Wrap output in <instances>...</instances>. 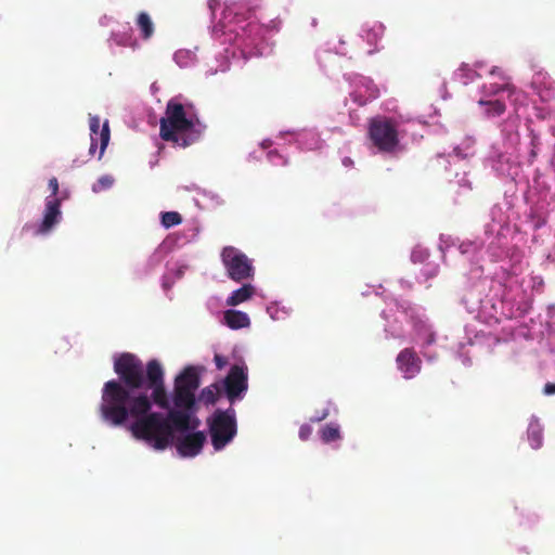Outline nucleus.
Listing matches in <instances>:
<instances>
[{
    "label": "nucleus",
    "instance_id": "35",
    "mask_svg": "<svg viewBox=\"0 0 555 555\" xmlns=\"http://www.w3.org/2000/svg\"><path fill=\"white\" fill-rule=\"evenodd\" d=\"M473 145V142L470 140L466 141V149H470Z\"/></svg>",
    "mask_w": 555,
    "mask_h": 555
},
{
    "label": "nucleus",
    "instance_id": "8",
    "mask_svg": "<svg viewBox=\"0 0 555 555\" xmlns=\"http://www.w3.org/2000/svg\"><path fill=\"white\" fill-rule=\"evenodd\" d=\"M146 379L147 383L142 390H152V396L150 397L151 402L155 403L160 409L169 411L170 401L165 388L164 383V370L160 363L157 360H151L146 364ZM139 392H142L141 390Z\"/></svg>",
    "mask_w": 555,
    "mask_h": 555
},
{
    "label": "nucleus",
    "instance_id": "21",
    "mask_svg": "<svg viewBox=\"0 0 555 555\" xmlns=\"http://www.w3.org/2000/svg\"><path fill=\"white\" fill-rule=\"evenodd\" d=\"M182 222V217L177 211H166L162 214V224L166 228H172Z\"/></svg>",
    "mask_w": 555,
    "mask_h": 555
},
{
    "label": "nucleus",
    "instance_id": "33",
    "mask_svg": "<svg viewBox=\"0 0 555 555\" xmlns=\"http://www.w3.org/2000/svg\"><path fill=\"white\" fill-rule=\"evenodd\" d=\"M553 96H555V89L550 88L545 99H551ZM542 98L544 99V95H542Z\"/></svg>",
    "mask_w": 555,
    "mask_h": 555
},
{
    "label": "nucleus",
    "instance_id": "17",
    "mask_svg": "<svg viewBox=\"0 0 555 555\" xmlns=\"http://www.w3.org/2000/svg\"><path fill=\"white\" fill-rule=\"evenodd\" d=\"M320 436L323 442L330 443L340 439V431L338 425L327 424L320 430Z\"/></svg>",
    "mask_w": 555,
    "mask_h": 555
},
{
    "label": "nucleus",
    "instance_id": "13",
    "mask_svg": "<svg viewBox=\"0 0 555 555\" xmlns=\"http://www.w3.org/2000/svg\"><path fill=\"white\" fill-rule=\"evenodd\" d=\"M224 323L232 330L249 326L250 320L247 313L240 310H227L223 314Z\"/></svg>",
    "mask_w": 555,
    "mask_h": 555
},
{
    "label": "nucleus",
    "instance_id": "28",
    "mask_svg": "<svg viewBox=\"0 0 555 555\" xmlns=\"http://www.w3.org/2000/svg\"><path fill=\"white\" fill-rule=\"evenodd\" d=\"M312 433V428L309 425H302L299 428V437L301 440H307Z\"/></svg>",
    "mask_w": 555,
    "mask_h": 555
},
{
    "label": "nucleus",
    "instance_id": "14",
    "mask_svg": "<svg viewBox=\"0 0 555 555\" xmlns=\"http://www.w3.org/2000/svg\"><path fill=\"white\" fill-rule=\"evenodd\" d=\"M255 294V287L251 284H244L242 287L235 289L227 299V305L235 307L242 302L247 301Z\"/></svg>",
    "mask_w": 555,
    "mask_h": 555
},
{
    "label": "nucleus",
    "instance_id": "36",
    "mask_svg": "<svg viewBox=\"0 0 555 555\" xmlns=\"http://www.w3.org/2000/svg\"><path fill=\"white\" fill-rule=\"evenodd\" d=\"M377 95H378V91H377V90H375V91L372 93V96H373V98H376Z\"/></svg>",
    "mask_w": 555,
    "mask_h": 555
},
{
    "label": "nucleus",
    "instance_id": "32",
    "mask_svg": "<svg viewBox=\"0 0 555 555\" xmlns=\"http://www.w3.org/2000/svg\"><path fill=\"white\" fill-rule=\"evenodd\" d=\"M454 153H455L459 157H462V158H465V157H467V156L469 155V153H465V154H463V153H462V151H461V149H460L459 146L454 149Z\"/></svg>",
    "mask_w": 555,
    "mask_h": 555
},
{
    "label": "nucleus",
    "instance_id": "20",
    "mask_svg": "<svg viewBox=\"0 0 555 555\" xmlns=\"http://www.w3.org/2000/svg\"><path fill=\"white\" fill-rule=\"evenodd\" d=\"M542 429L538 424H531L528 428V439L533 449L542 446Z\"/></svg>",
    "mask_w": 555,
    "mask_h": 555
},
{
    "label": "nucleus",
    "instance_id": "9",
    "mask_svg": "<svg viewBox=\"0 0 555 555\" xmlns=\"http://www.w3.org/2000/svg\"><path fill=\"white\" fill-rule=\"evenodd\" d=\"M223 384L225 395L230 402L233 403L241 398L248 388L247 369L242 365H233L225 376Z\"/></svg>",
    "mask_w": 555,
    "mask_h": 555
},
{
    "label": "nucleus",
    "instance_id": "25",
    "mask_svg": "<svg viewBox=\"0 0 555 555\" xmlns=\"http://www.w3.org/2000/svg\"><path fill=\"white\" fill-rule=\"evenodd\" d=\"M384 33V28L382 25H377L367 31L366 38L370 43H377L378 39L382 37Z\"/></svg>",
    "mask_w": 555,
    "mask_h": 555
},
{
    "label": "nucleus",
    "instance_id": "31",
    "mask_svg": "<svg viewBox=\"0 0 555 555\" xmlns=\"http://www.w3.org/2000/svg\"><path fill=\"white\" fill-rule=\"evenodd\" d=\"M328 415V410H324L320 415L311 417V422H321Z\"/></svg>",
    "mask_w": 555,
    "mask_h": 555
},
{
    "label": "nucleus",
    "instance_id": "5",
    "mask_svg": "<svg viewBox=\"0 0 555 555\" xmlns=\"http://www.w3.org/2000/svg\"><path fill=\"white\" fill-rule=\"evenodd\" d=\"M399 124L387 116H376L369 120L367 137L380 153L393 154L400 144Z\"/></svg>",
    "mask_w": 555,
    "mask_h": 555
},
{
    "label": "nucleus",
    "instance_id": "6",
    "mask_svg": "<svg viewBox=\"0 0 555 555\" xmlns=\"http://www.w3.org/2000/svg\"><path fill=\"white\" fill-rule=\"evenodd\" d=\"M208 427L214 449L222 450L237 433L234 410H216L211 418L208 420Z\"/></svg>",
    "mask_w": 555,
    "mask_h": 555
},
{
    "label": "nucleus",
    "instance_id": "26",
    "mask_svg": "<svg viewBox=\"0 0 555 555\" xmlns=\"http://www.w3.org/2000/svg\"><path fill=\"white\" fill-rule=\"evenodd\" d=\"M420 331H424V334H425L424 344L426 346H429L435 343V340H436L435 333L426 324H422L420 327Z\"/></svg>",
    "mask_w": 555,
    "mask_h": 555
},
{
    "label": "nucleus",
    "instance_id": "39",
    "mask_svg": "<svg viewBox=\"0 0 555 555\" xmlns=\"http://www.w3.org/2000/svg\"><path fill=\"white\" fill-rule=\"evenodd\" d=\"M212 2H215V0H210L209 1V7L212 8Z\"/></svg>",
    "mask_w": 555,
    "mask_h": 555
},
{
    "label": "nucleus",
    "instance_id": "1",
    "mask_svg": "<svg viewBox=\"0 0 555 555\" xmlns=\"http://www.w3.org/2000/svg\"><path fill=\"white\" fill-rule=\"evenodd\" d=\"M114 371L119 379L104 383L99 412L102 420L112 426H121L129 414L138 415L152 410L145 387L146 366L133 353L124 352L114 361Z\"/></svg>",
    "mask_w": 555,
    "mask_h": 555
},
{
    "label": "nucleus",
    "instance_id": "3",
    "mask_svg": "<svg viewBox=\"0 0 555 555\" xmlns=\"http://www.w3.org/2000/svg\"><path fill=\"white\" fill-rule=\"evenodd\" d=\"M129 418H133L130 425L132 436L157 451L167 449L173 442L175 431H179L169 420V411L166 416L150 410L138 415L129 414Z\"/></svg>",
    "mask_w": 555,
    "mask_h": 555
},
{
    "label": "nucleus",
    "instance_id": "15",
    "mask_svg": "<svg viewBox=\"0 0 555 555\" xmlns=\"http://www.w3.org/2000/svg\"><path fill=\"white\" fill-rule=\"evenodd\" d=\"M478 104L485 106V115L489 118L501 116L505 109V103L500 99L481 98Z\"/></svg>",
    "mask_w": 555,
    "mask_h": 555
},
{
    "label": "nucleus",
    "instance_id": "7",
    "mask_svg": "<svg viewBox=\"0 0 555 555\" xmlns=\"http://www.w3.org/2000/svg\"><path fill=\"white\" fill-rule=\"evenodd\" d=\"M221 260L231 280L242 282L254 276L251 260L233 246H225L221 251Z\"/></svg>",
    "mask_w": 555,
    "mask_h": 555
},
{
    "label": "nucleus",
    "instance_id": "38",
    "mask_svg": "<svg viewBox=\"0 0 555 555\" xmlns=\"http://www.w3.org/2000/svg\"><path fill=\"white\" fill-rule=\"evenodd\" d=\"M129 39H130V41H131V44H132V46H134V44H135V41H134V40H132V38H131V37H130Z\"/></svg>",
    "mask_w": 555,
    "mask_h": 555
},
{
    "label": "nucleus",
    "instance_id": "27",
    "mask_svg": "<svg viewBox=\"0 0 555 555\" xmlns=\"http://www.w3.org/2000/svg\"><path fill=\"white\" fill-rule=\"evenodd\" d=\"M49 189L51 190V196L50 198H57L56 195L59 193V181L55 177L51 178L49 180Z\"/></svg>",
    "mask_w": 555,
    "mask_h": 555
},
{
    "label": "nucleus",
    "instance_id": "10",
    "mask_svg": "<svg viewBox=\"0 0 555 555\" xmlns=\"http://www.w3.org/2000/svg\"><path fill=\"white\" fill-rule=\"evenodd\" d=\"M398 370L406 379L415 377L422 370V360L413 348L402 349L396 359Z\"/></svg>",
    "mask_w": 555,
    "mask_h": 555
},
{
    "label": "nucleus",
    "instance_id": "19",
    "mask_svg": "<svg viewBox=\"0 0 555 555\" xmlns=\"http://www.w3.org/2000/svg\"><path fill=\"white\" fill-rule=\"evenodd\" d=\"M505 90H508V91L512 90V86L508 82H504L502 85L489 83V85H483V87H482V92H483L485 96L489 98V99H492L493 96L498 95L500 92L505 91Z\"/></svg>",
    "mask_w": 555,
    "mask_h": 555
},
{
    "label": "nucleus",
    "instance_id": "37",
    "mask_svg": "<svg viewBox=\"0 0 555 555\" xmlns=\"http://www.w3.org/2000/svg\"><path fill=\"white\" fill-rule=\"evenodd\" d=\"M29 229H30V225H27V224H26V225L23 228V231H27V230H29Z\"/></svg>",
    "mask_w": 555,
    "mask_h": 555
},
{
    "label": "nucleus",
    "instance_id": "30",
    "mask_svg": "<svg viewBox=\"0 0 555 555\" xmlns=\"http://www.w3.org/2000/svg\"><path fill=\"white\" fill-rule=\"evenodd\" d=\"M543 393L546 396L555 395V383H546L543 388Z\"/></svg>",
    "mask_w": 555,
    "mask_h": 555
},
{
    "label": "nucleus",
    "instance_id": "11",
    "mask_svg": "<svg viewBox=\"0 0 555 555\" xmlns=\"http://www.w3.org/2000/svg\"><path fill=\"white\" fill-rule=\"evenodd\" d=\"M61 216V201L59 198L47 197L42 221L34 233L36 235L49 233L53 227L60 222Z\"/></svg>",
    "mask_w": 555,
    "mask_h": 555
},
{
    "label": "nucleus",
    "instance_id": "12",
    "mask_svg": "<svg viewBox=\"0 0 555 555\" xmlns=\"http://www.w3.org/2000/svg\"><path fill=\"white\" fill-rule=\"evenodd\" d=\"M205 441L206 435L203 431L188 434L178 440L177 450L182 456L193 457L201 453Z\"/></svg>",
    "mask_w": 555,
    "mask_h": 555
},
{
    "label": "nucleus",
    "instance_id": "18",
    "mask_svg": "<svg viewBox=\"0 0 555 555\" xmlns=\"http://www.w3.org/2000/svg\"><path fill=\"white\" fill-rule=\"evenodd\" d=\"M218 392L219 388L216 384L205 387L199 393V401L206 405L215 404L218 400Z\"/></svg>",
    "mask_w": 555,
    "mask_h": 555
},
{
    "label": "nucleus",
    "instance_id": "4",
    "mask_svg": "<svg viewBox=\"0 0 555 555\" xmlns=\"http://www.w3.org/2000/svg\"><path fill=\"white\" fill-rule=\"evenodd\" d=\"M195 121H197L195 114L193 121L186 116L184 105L176 99H171L166 105L165 117L159 120V137L166 142L186 147L201 137Z\"/></svg>",
    "mask_w": 555,
    "mask_h": 555
},
{
    "label": "nucleus",
    "instance_id": "2",
    "mask_svg": "<svg viewBox=\"0 0 555 555\" xmlns=\"http://www.w3.org/2000/svg\"><path fill=\"white\" fill-rule=\"evenodd\" d=\"M201 385V370L196 366H186L176 378L172 392L173 409L169 410V420L176 428L183 433L196 429L199 420L195 416L197 411L195 391Z\"/></svg>",
    "mask_w": 555,
    "mask_h": 555
},
{
    "label": "nucleus",
    "instance_id": "24",
    "mask_svg": "<svg viewBox=\"0 0 555 555\" xmlns=\"http://www.w3.org/2000/svg\"><path fill=\"white\" fill-rule=\"evenodd\" d=\"M114 183V179L111 176H102L98 179V181L93 184V192H101L103 190L109 189Z\"/></svg>",
    "mask_w": 555,
    "mask_h": 555
},
{
    "label": "nucleus",
    "instance_id": "29",
    "mask_svg": "<svg viewBox=\"0 0 555 555\" xmlns=\"http://www.w3.org/2000/svg\"><path fill=\"white\" fill-rule=\"evenodd\" d=\"M214 360L218 370H222L228 364L227 358L220 354H215Z\"/></svg>",
    "mask_w": 555,
    "mask_h": 555
},
{
    "label": "nucleus",
    "instance_id": "22",
    "mask_svg": "<svg viewBox=\"0 0 555 555\" xmlns=\"http://www.w3.org/2000/svg\"><path fill=\"white\" fill-rule=\"evenodd\" d=\"M99 130H100V118L98 116L90 117L91 144H90L89 153L91 155L94 154L95 149H96L98 139L94 138V134H98Z\"/></svg>",
    "mask_w": 555,
    "mask_h": 555
},
{
    "label": "nucleus",
    "instance_id": "16",
    "mask_svg": "<svg viewBox=\"0 0 555 555\" xmlns=\"http://www.w3.org/2000/svg\"><path fill=\"white\" fill-rule=\"evenodd\" d=\"M135 25L143 40H149L154 35L155 27L149 13L140 12L137 16Z\"/></svg>",
    "mask_w": 555,
    "mask_h": 555
},
{
    "label": "nucleus",
    "instance_id": "23",
    "mask_svg": "<svg viewBox=\"0 0 555 555\" xmlns=\"http://www.w3.org/2000/svg\"><path fill=\"white\" fill-rule=\"evenodd\" d=\"M109 127H108V122L105 121L102 126V129L100 131V143H101V147H100V155H99V158H101L105 152V149L109 142Z\"/></svg>",
    "mask_w": 555,
    "mask_h": 555
},
{
    "label": "nucleus",
    "instance_id": "34",
    "mask_svg": "<svg viewBox=\"0 0 555 555\" xmlns=\"http://www.w3.org/2000/svg\"><path fill=\"white\" fill-rule=\"evenodd\" d=\"M490 74H491V75H495V74H498V75H500V76H501V75H502V70H501V68H499V67H493V68L491 69Z\"/></svg>",
    "mask_w": 555,
    "mask_h": 555
},
{
    "label": "nucleus",
    "instance_id": "40",
    "mask_svg": "<svg viewBox=\"0 0 555 555\" xmlns=\"http://www.w3.org/2000/svg\"><path fill=\"white\" fill-rule=\"evenodd\" d=\"M258 31H259V38L261 37V28L259 27L258 28Z\"/></svg>",
    "mask_w": 555,
    "mask_h": 555
}]
</instances>
